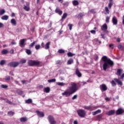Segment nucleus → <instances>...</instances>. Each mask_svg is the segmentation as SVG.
I'll return each mask as SVG.
<instances>
[{"label": "nucleus", "mask_w": 124, "mask_h": 124, "mask_svg": "<svg viewBox=\"0 0 124 124\" xmlns=\"http://www.w3.org/2000/svg\"><path fill=\"white\" fill-rule=\"evenodd\" d=\"M102 60L104 62L103 64V70L105 71H106L107 69L110 68H112L113 66L115 65L114 62L111 60L110 59L108 58V57H107L106 56H103L102 58Z\"/></svg>", "instance_id": "1"}, {"label": "nucleus", "mask_w": 124, "mask_h": 124, "mask_svg": "<svg viewBox=\"0 0 124 124\" xmlns=\"http://www.w3.org/2000/svg\"><path fill=\"white\" fill-rule=\"evenodd\" d=\"M71 86L68 87V89L64 91L62 93V95L68 97L70 96L71 94L75 93L77 91H78V88H77V84L76 83L73 82L71 84Z\"/></svg>", "instance_id": "2"}, {"label": "nucleus", "mask_w": 124, "mask_h": 124, "mask_svg": "<svg viewBox=\"0 0 124 124\" xmlns=\"http://www.w3.org/2000/svg\"><path fill=\"white\" fill-rule=\"evenodd\" d=\"M40 62L39 61H36L34 60H29L28 62V64L29 66H38Z\"/></svg>", "instance_id": "3"}, {"label": "nucleus", "mask_w": 124, "mask_h": 124, "mask_svg": "<svg viewBox=\"0 0 124 124\" xmlns=\"http://www.w3.org/2000/svg\"><path fill=\"white\" fill-rule=\"evenodd\" d=\"M77 113L80 118H85L86 117V111L84 109H78L77 110Z\"/></svg>", "instance_id": "4"}, {"label": "nucleus", "mask_w": 124, "mask_h": 124, "mask_svg": "<svg viewBox=\"0 0 124 124\" xmlns=\"http://www.w3.org/2000/svg\"><path fill=\"white\" fill-rule=\"evenodd\" d=\"M47 120L50 124H57V121L55 120L54 116L52 115H48Z\"/></svg>", "instance_id": "5"}, {"label": "nucleus", "mask_w": 124, "mask_h": 124, "mask_svg": "<svg viewBox=\"0 0 124 124\" xmlns=\"http://www.w3.org/2000/svg\"><path fill=\"white\" fill-rule=\"evenodd\" d=\"M20 64V62H10L8 64V66H10L11 67H17L18 65Z\"/></svg>", "instance_id": "6"}, {"label": "nucleus", "mask_w": 124, "mask_h": 124, "mask_svg": "<svg viewBox=\"0 0 124 124\" xmlns=\"http://www.w3.org/2000/svg\"><path fill=\"white\" fill-rule=\"evenodd\" d=\"M116 115H123L124 114V109L122 108H118L115 112Z\"/></svg>", "instance_id": "7"}, {"label": "nucleus", "mask_w": 124, "mask_h": 124, "mask_svg": "<svg viewBox=\"0 0 124 124\" xmlns=\"http://www.w3.org/2000/svg\"><path fill=\"white\" fill-rule=\"evenodd\" d=\"M107 29H108V27L107 26V24L106 23H105L101 27V30L104 32H106L107 31Z\"/></svg>", "instance_id": "8"}, {"label": "nucleus", "mask_w": 124, "mask_h": 124, "mask_svg": "<svg viewBox=\"0 0 124 124\" xmlns=\"http://www.w3.org/2000/svg\"><path fill=\"white\" fill-rule=\"evenodd\" d=\"M100 89L101 92H105V91H107L108 88L106 85L103 84L100 86Z\"/></svg>", "instance_id": "9"}, {"label": "nucleus", "mask_w": 124, "mask_h": 124, "mask_svg": "<svg viewBox=\"0 0 124 124\" xmlns=\"http://www.w3.org/2000/svg\"><path fill=\"white\" fill-rule=\"evenodd\" d=\"M26 5H24L23 9H24L25 11H30V10L31 9L30 8V3L28 2H26Z\"/></svg>", "instance_id": "10"}, {"label": "nucleus", "mask_w": 124, "mask_h": 124, "mask_svg": "<svg viewBox=\"0 0 124 124\" xmlns=\"http://www.w3.org/2000/svg\"><path fill=\"white\" fill-rule=\"evenodd\" d=\"M115 110L114 109H111L108 111L106 114L108 116H112L115 114Z\"/></svg>", "instance_id": "11"}, {"label": "nucleus", "mask_w": 124, "mask_h": 124, "mask_svg": "<svg viewBox=\"0 0 124 124\" xmlns=\"http://www.w3.org/2000/svg\"><path fill=\"white\" fill-rule=\"evenodd\" d=\"M112 22L114 25H118V19H117V17L115 16H114L112 17Z\"/></svg>", "instance_id": "12"}, {"label": "nucleus", "mask_w": 124, "mask_h": 124, "mask_svg": "<svg viewBox=\"0 0 124 124\" xmlns=\"http://www.w3.org/2000/svg\"><path fill=\"white\" fill-rule=\"evenodd\" d=\"M76 75L78 76V77H79V78L80 77H82V73L80 72L79 71V69L78 68H77L76 69Z\"/></svg>", "instance_id": "13"}, {"label": "nucleus", "mask_w": 124, "mask_h": 124, "mask_svg": "<svg viewBox=\"0 0 124 124\" xmlns=\"http://www.w3.org/2000/svg\"><path fill=\"white\" fill-rule=\"evenodd\" d=\"M36 113L40 118H43V117H44V113H43V112H41L39 110H36Z\"/></svg>", "instance_id": "14"}, {"label": "nucleus", "mask_w": 124, "mask_h": 124, "mask_svg": "<svg viewBox=\"0 0 124 124\" xmlns=\"http://www.w3.org/2000/svg\"><path fill=\"white\" fill-rule=\"evenodd\" d=\"M25 41H26V40H25V39H22L20 40L19 41V46H20L21 47H24V45H25Z\"/></svg>", "instance_id": "15"}, {"label": "nucleus", "mask_w": 124, "mask_h": 124, "mask_svg": "<svg viewBox=\"0 0 124 124\" xmlns=\"http://www.w3.org/2000/svg\"><path fill=\"white\" fill-rule=\"evenodd\" d=\"M103 115L102 114H99L96 116V121H98V122H100V121L103 120L102 118Z\"/></svg>", "instance_id": "16"}, {"label": "nucleus", "mask_w": 124, "mask_h": 124, "mask_svg": "<svg viewBox=\"0 0 124 124\" xmlns=\"http://www.w3.org/2000/svg\"><path fill=\"white\" fill-rule=\"evenodd\" d=\"M55 13H57L59 15H62V11L60 10V8L57 7L55 10Z\"/></svg>", "instance_id": "17"}, {"label": "nucleus", "mask_w": 124, "mask_h": 124, "mask_svg": "<svg viewBox=\"0 0 124 124\" xmlns=\"http://www.w3.org/2000/svg\"><path fill=\"white\" fill-rule=\"evenodd\" d=\"M120 79L118 78H114V80L115 82L117 83L118 85H120V86H123V82L120 80Z\"/></svg>", "instance_id": "18"}, {"label": "nucleus", "mask_w": 124, "mask_h": 124, "mask_svg": "<svg viewBox=\"0 0 124 124\" xmlns=\"http://www.w3.org/2000/svg\"><path fill=\"white\" fill-rule=\"evenodd\" d=\"M51 44V42H48L46 43L45 46V49H46V50H47V49H49L50 48V45Z\"/></svg>", "instance_id": "19"}, {"label": "nucleus", "mask_w": 124, "mask_h": 124, "mask_svg": "<svg viewBox=\"0 0 124 124\" xmlns=\"http://www.w3.org/2000/svg\"><path fill=\"white\" fill-rule=\"evenodd\" d=\"M109 3L108 5V7L109 9H111L112 6L113 5V0H108Z\"/></svg>", "instance_id": "20"}, {"label": "nucleus", "mask_w": 124, "mask_h": 124, "mask_svg": "<svg viewBox=\"0 0 124 124\" xmlns=\"http://www.w3.org/2000/svg\"><path fill=\"white\" fill-rule=\"evenodd\" d=\"M99 113H101V110L100 109H98L97 110L95 111H93L92 112V114L93 116H95V115H96Z\"/></svg>", "instance_id": "21"}, {"label": "nucleus", "mask_w": 124, "mask_h": 124, "mask_svg": "<svg viewBox=\"0 0 124 124\" xmlns=\"http://www.w3.org/2000/svg\"><path fill=\"white\" fill-rule=\"evenodd\" d=\"M28 121V119L26 117H22L20 118V121L21 123H25V122H27Z\"/></svg>", "instance_id": "22"}, {"label": "nucleus", "mask_w": 124, "mask_h": 124, "mask_svg": "<svg viewBox=\"0 0 124 124\" xmlns=\"http://www.w3.org/2000/svg\"><path fill=\"white\" fill-rule=\"evenodd\" d=\"M25 103L27 104H31L32 103V100H31V99H28L25 101Z\"/></svg>", "instance_id": "23"}, {"label": "nucleus", "mask_w": 124, "mask_h": 124, "mask_svg": "<svg viewBox=\"0 0 124 124\" xmlns=\"http://www.w3.org/2000/svg\"><path fill=\"white\" fill-rule=\"evenodd\" d=\"M7 114L10 117H12L14 115V114H15V113H14V112L13 111H10L8 112Z\"/></svg>", "instance_id": "24"}, {"label": "nucleus", "mask_w": 124, "mask_h": 124, "mask_svg": "<svg viewBox=\"0 0 124 124\" xmlns=\"http://www.w3.org/2000/svg\"><path fill=\"white\" fill-rule=\"evenodd\" d=\"M44 92L45 93H50V88H49V87L45 88L44 89Z\"/></svg>", "instance_id": "25"}, {"label": "nucleus", "mask_w": 124, "mask_h": 124, "mask_svg": "<svg viewBox=\"0 0 124 124\" xmlns=\"http://www.w3.org/2000/svg\"><path fill=\"white\" fill-rule=\"evenodd\" d=\"M11 24H13V25H14V26H16L17 24V23L16 22V20L14 18H13L11 20Z\"/></svg>", "instance_id": "26"}, {"label": "nucleus", "mask_w": 124, "mask_h": 124, "mask_svg": "<svg viewBox=\"0 0 124 124\" xmlns=\"http://www.w3.org/2000/svg\"><path fill=\"white\" fill-rule=\"evenodd\" d=\"M73 4L74 5V6L79 5V2H78V0H75L73 1Z\"/></svg>", "instance_id": "27"}, {"label": "nucleus", "mask_w": 124, "mask_h": 124, "mask_svg": "<svg viewBox=\"0 0 124 124\" xmlns=\"http://www.w3.org/2000/svg\"><path fill=\"white\" fill-rule=\"evenodd\" d=\"M2 55H6V54H8V50L6 49H3L1 51Z\"/></svg>", "instance_id": "28"}, {"label": "nucleus", "mask_w": 124, "mask_h": 124, "mask_svg": "<svg viewBox=\"0 0 124 124\" xmlns=\"http://www.w3.org/2000/svg\"><path fill=\"white\" fill-rule=\"evenodd\" d=\"M117 47H118V49H119L120 50H123L124 49V46H123L122 44H119L117 45Z\"/></svg>", "instance_id": "29"}, {"label": "nucleus", "mask_w": 124, "mask_h": 124, "mask_svg": "<svg viewBox=\"0 0 124 124\" xmlns=\"http://www.w3.org/2000/svg\"><path fill=\"white\" fill-rule=\"evenodd\" d=\"M72 63H73V59L71 58L69 60H68L67 64L70 65Z\"/></svg>", "instance_id": "30"}, {"label": "nucleus", "mask_w": 124, "mask_h": 124, "mask_svg": "<svg viewBox=\"0 0 124 124\" xmlns=\"http://www.w3.org/2000/svg\"><path fill=\"white\" fill-rule=\"evenodd\" d=\"M105 10L106 12V13H105L106 15L107 14H109L110 13V11L109 10V9L108 8V7H105Z\"/></svg>", "instance_id": "31"}, {"label": "nucleus", "mask_w": 124, "mask_h": 124, "mask_svg": "<svg viewBox=\"0 0 124 124\" xmlns=\"http://www.w3.org/2000/svg\"><path fill=\"white\" fill-rule=\"evenodd\" d=\"M58 53H59V54H64L65 51L63 49H60L58 51Z\"/></svg>", "instance_id": "32"}, {"label": "nucleus", "mask_w": 124, "mask_h": 124, "mask_svg": "<svg viewBox=\"0 0 124 124\" xmlns=\"http://www.w3.org/2000/svg\"><path fill=\"white\" fill-rule=\"evenodd\" d=\"M1 19L2 20H8V16L5 15V16H2V17H1Z\"/></svg>", "instance_id": "33"}, {"label": "nucleus", "mask_w": 124, "mask_h": 124, "mask_svg": "<svg viewBox=\"0 0 124 124\" xmlns=\"http://www.w3.org/2000/svg\"><path fill=\"white\" fill-rule=\"evenodd\" d=\"M96 109V107H92L90 106L89 108V111H93V110H95Z\"/></svg>", "instance_id": "34"}, {"label": "nucleus", "mask_w": 124, "mask_h": 124, "mask_svg": "<svg viewBox=\"0 0 124 124\" xmlns=\"http://www.w3.org/2000/svg\"><path fill=\"white\" fill-rule=\"evenodd\" d=\"M26 53H27L28 55H31V51L30 49H26Z\"/></svg>", "instance_id": "35"}, {"label": "nucleus", "mask_w": 124, "mask_h": 124, "mask_svg": "<svg viewBox=\"0 0 124 124\" xmlns=\"http://www.w3.org/2000/svg\"><path fill=\"white\" fill-rule=\"evenodd\" d=\"M48 83H53L56 82V78H53L51 79H48Z\"/></svg>", "instance_id": "36"}, {"label": "nucleus", "mask_w": 124, "mask_h": 124, "mask_svg": "<svg viewBox=\"0 0 124 124\" xmlns=\"http://www.w3.org/2000/svg\"><path fill=\"white\" fill-rule=\"evenodd\" d=\"M67 17V14L66 13H64L63 14V16L62 17V20H63L64 19H65Z\"/></svg>", "instance_id": "37"}, {"label": "nucleus", "mask_w": 124, "mask_h": 124, "mask_svg": "<svg viewBox=\"0 0 124 124\" xmlns=\"http://www.w3.org/2000/svg\"><path fill=\"white\" fill-rule=\"evenodd\" d=\"M36 43L35 41L33 42L32 43H31L30 45L29 46V47L30 48H32V47H33V46H34L35 44Z\"/></svg>", "instance_id": "38"}, {"label": "nucleus", "mask_w": 124, "mask_h": 124, "mask_svg": "<svg viewBox=\"0 0 124 124\" xmlns=\"http://www.w3.org/2000/svg\"><path fill=\"white\" fill-rule=\"evenodd\" d=\"M57 84L58 86H61V87H62L65 85V84L63 82H57Z\"/></svg>", "instance_id": "39"}, {"label": "nucleus", "mask_w": 124, "mask_h": 124, "mask_svg": "<svg viewBox=\"0 0 124 124\" xmlns=\"http://www.w3.org/2000/svg\"><path fill=\"white\" fill-rule=\"evenodd\" d=\"M5 13V10L4 9H2L0 10V15H3Z\"/></svg>", "instance_id": "40"}, {"label": "nucleus", "mask_w": 124, "mask_h": 124, "mask_svg": "<svg viewBox=\"0 0 124 124\" xmlns=\"http://www.w3.org/2000/svg\"><path fill=\"white\" fill-rule=\"evenodd\" d=\"M68 57H73V56L75 55V54H73L71 52H68L67 54Z\"/></svg>", "instance_id": "41"}, {"label": "nucleus", "mask_w": 124, "mask_h": 124, "mask_svg": "<svg viewBox=\"0 0 124 124\" xmlns=\"http://www.w3.org/2000/svg\"><path fill=\"white\" fill-rule=\"evenodd\" d=\"M41 47L40 45H37L35 46V49H36V50H39V48H41Z\"/></svg>", "instance_id": "42"}, {"label": "nucleus", "mask_w": 124, "mask_h": 124, "mask_svg": "<svg viewBox=\"0 0 124 124\" xmlns=\"http://www.w3.org/2000/svg\"><path fill=\"white\" fill-rule=\"evenodd\" d=\"M90 106H84L83 107V108L85 109V110H90Z\"/></svg>", "instance_id": "43"}, {"label": "nucleus", "mask_w": 124, "mask_h": 124, "mask_svg": "<svg viewBox=\"0 0 124 124\" xmlns=\"http://www.w3.org/2000/svg\"><path fill=\"white\" fill-rule=\"evenodd\" d=\"M68 27H69L70 31H71L72 30V27H73V24H68Z\"/></svg>", "instance_id": "44"}, {"label": "nucleus", "mask_w": 124, "mask_h": 124, "mask_svg": "<svg viewBox=\"0 0 124 124\" xmlns=\"http://www.w3.org/2000/svg\"><path fill=\"white\" fill-rule=\"evenodd\" d=\"M1 88L2 89H7L8 88V86L7 85L2 84L1 85Z\"/></svg>", "instance_id": "45"}, {"label": "nucleus", "mask_w": 124, "mask_h": 124, "mask_svg": "<svg viewBox=\"0 0 124 124\" xmlns=\"http://www.w3.org/2000/svg\"><path fill=\"white\" fill-rule=\"evenodd\" d=\"M27 62V61L26 60H21L20 62V63H21V64H23V63H26Z\"/></svg>", "instance_id": "46"}, {"label": "nucleus", "mask_w": 124, "mask_h": 124, "mask_svg": "<svg viewBox=\"0 0 124 124\" xmlns=\"http://www.w3.org/2000/svg\"><path fill=\"white\" fill-rule=\"evenodd\" d=\"M5 63V60H1L0 62V65H3Z\"/></svg>", "instance_id": "47"}, {"label": "nucleus", "mask_w": 124, "mask_h": 124, "mask_svg": "<svg viewBox=\"0 0 124 124\" xmlns=\"http://www.w3.org/2000/svg\"><path fill=\"white\" fill-rule=\"evenodd\" d=\"M5 80L6 81H10V76H7L5 78Z\"/></svg>", "instance_id": "48"}, {"label": "nucleus", "mask_w": 124, "mask_h": 124, "mask_svg": "<svg viewBox=\"0 0 124 124\" xmlns=\"http://www.w3.org/2000/svg\"><path fill=\"white\" fill-rule=\"evenodd\" d=\"M83 16H84V15L82 13H80L78 14V18H81L82 17H83Z\"/></svg>", "instance_id": "49"}, {"label": "nucleus", "mask_w": 124, "mask_h": 124, "mask_svg": "<svg viewBox=\"0 0 124 124\" xmlns=\"http://www.w3.org/2000/svg\"><path fill=\"white\" fill-rule=\"evenodd\" d=\"M109 20H110V17H109V16H107L106 18V22L109 23Z\"/></svg>", "instance_id": "50"}, {"label": "nucleus", "mask_w": 124, "mask_h": 124, "mask_svg": "<svg viewBox=\"0 0 124 124\" xmlns=\"http://www.w3.org/2000/svg\"><path fill=\"white\" fill-rule=\"evenodd\" d=\"M91 13H93V14H95V11L94 9H91V10L89 11Z\"/></svg>", "instance_id": "51"}, {"label": "nucleus", "mask_w": 124, "mask_h": 124, "mask_svg": "<svg viewBox=\"0 0 124 124\" xmlns=\"http://www.w3.org/2000/svg\"><path fill=\"white\" fill-rule=\"evenodd\" d=\"M111 85L114 87V86H116V82H115V81L112 80L111 81Z\"/></svg>", "instance_id": "52"}, {"label": "nucleus", "mask_w": 124, "mask_h": 124, "mask_svg": "<svg viewBox=\"0 0 124 124\" xmlns=\"http://www.w3.org/2000/svg\"><path fill=\"white\" fill-rule=\"evenodd\" d=\"M90 32H91V33H92L93 34H95L96 31L95 30H91L90 31Z\"/></svg>", "instance_id": "53"}, {"label": "nucleus", "mask_w": 124, "mask_h": 124, "mask_svg": "<svg viewBox=\"0 0 124 124\" xmlns=\"http://www.w3.org/2000/svg\"><path fill=\"white\" fill-rule=\"evenodd\" d=\"M77 98V95H74V96L72 97V99L73 100H74V99H76Z\"/></svg>", "instance_id": "54"}, {"label": "nucleus", "mask_w": 124, "mask_h": 124, "mask_svg": "<svg viewBox=\"0 0 124 124\" xmlns=\"http://www.w3.org/2000/svg\"><path fill=\"white\" fill-rule=\"evenodd\" d=\"M113 46H114L113 44H110L109 45V48H111V49H114V47H113Z\"/></svg>", "instance_id": "55"}, {"label": "nucleus", "mask_w": 124, "mask_h": 124, "mask_svg": "<svg viewBox=\"0 0 124 124\" xmlns=\"http://www.w3.org/2000/svg\"><path fill=\"white\" fill-rule=\"evenodd\" d=\"M7 103H8V104H10V105H12V102L10 101L9 100H7L6 101Z\"/></svg>", "instance_id": "56"}, {"label": "nucleus", "mask_w": 124, "mask_h": 124, "mask_svg": "<svg viewBox=\"0 0 124 124\" xmlns=\"http://www.w3.org/2000/svg\"><path fill=\"white\" fill-rule=\"evenodd\" d=\"M95 41H96V42H98L100 44L101 43V41H99L98 39H95Z\"/></svg>", "instance_id": "57"}, {"label": "nucleus", "mask_w": 124, "mask_h": 124, "mask_svg": "<svg viewBox=\"0 0 124 124\" xmlns=\"http://www.w3.org/2000/svg\"><path fill=\"white\" fill-rule=\"evenodd\" d=\"M56 64H61V61L58 60L56 62Z\"/></svg>", "instance_id": "58"}, {"label": "nucleus", "mask_w": 124, "mask_h": 124, "mask_svg": "<svg viewBox=\"0 0 124 124\" xmlns=\"http://www.w3.org/2000/svg\"><path fill=\"white\" fill-rule=\"evenodd\" d=\"M116 41L117 42H121V39L120 38H117Z\"/></svg>", "instance_id": "59"}, {"label": "nucleus", "mask_w": 124, "mask_h": 124, "mask_svg": "<svg viewBox=\"0 0 124 124\" xmlns=\"http://www.w3.org/2000/svg\"><path fill=\"white\" fill-rule=\"evenodd\" d=\"M105 100H106V101H110V98L109 97H106L105 98Z\"/></svg>", "instance_id": "60"}, {"label": "nucleus", "mask_w": 124, "mask_h": 124, "mask_svg": "<svg viewBox=\"0 0 124 124\" xmlns=\"http://www.w3.org/2000/svg\"><path fill=\"white\" fill-rule=\"evenodd\" d=\"M11 44H12V45H15V44H16V43L15 42V41H13L11 42Z\"/></svg>", "instance_id": "61"}, {"label": "nucleus", "mask_w": 124, "mask_h": 124, "mask_svg": "<svg viewBox=\"0 0 124 124\" xmlns=\"http://www.w3.org/2000/svg\"><path fill=\"white\" fill-rule=\"evenodd\" d=\"M41 46L42 47V48H44V47H45V45H44V42L42 43Z\"/></svg>", "instance_id": "62"}, {"label": "nucleus", "mask_w": 124, "mask_h": 124, "mask_svg": "<svg viewBox=\"0 0 124 124\" xmlns=\"http://www.w3.org/2000/svg\"><path fill=\"white\" fill-rule=\"evenodd\" d=\"M11 54H14V49H11L10 50Z\"/></svg>", "instance_id": "63"}, {"label": "nucleus", "mask_w": 124, "mask_h": 124, "mask_svg": "<svg viewBox=\"0 0 124 124\" xmlns=\"http://www.w3.org/2000/svg\"><path fill=\"white\" fill-rule=\"evenodd\" d=\"M74 124H78V121H77V120L74 121Z\"/></svg>", "instance_id": "64"}]
</instances>
